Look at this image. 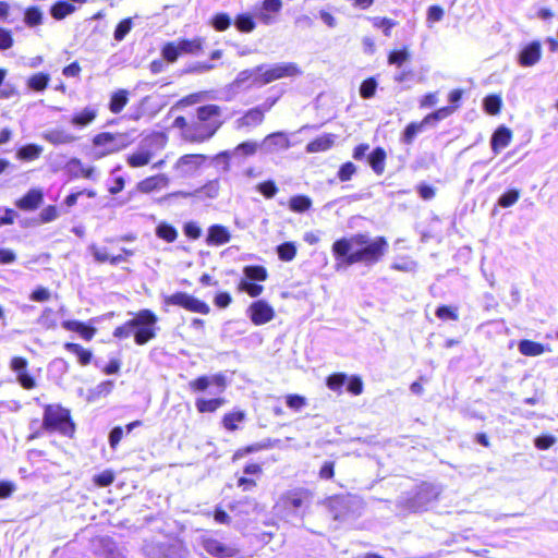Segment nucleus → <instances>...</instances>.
<instances>
[{
  "label": "nucleus",
  "mask_w": 558,
  "mask_h": 558,
  "mask_svg": "<svg viewBox=\"0 0 558 558\" xmlns=\"http://www.w3.org/2000/svg\"><path fill=\"white\" fill-rule=\"evenodd\" d=\"M388 246L386 238L372 239L368 233H355L337 239L331 245L335 269L345 270L359 263L373 266L383 258Z\"/></svg>",
  "instance_id": "f257e3e1"
},
{
  "label": "nucleus",
  "mask_w": 558,
  "mask_h": 558,
  "mask_svg": "<svg viewBox=\"0 0 558 558\" xmlns=\"http://www.w3.org/2000/svg\"><path fill=\"white\" fill-rule=\"evenodd\" d=\"M158 316L148 308L138 311L133 318L114 328V338L123 340L131 336L137 345H144L157 337Z\"/></svg>",
  "instance_id": "f03ea898"
},
{
  "label": "nucleus",
  "mask_w": 558,
  "mask_h": 558,
  "mask_svg": "<svg viewBox=\"0 0 558 558\" xmlns=\"http://www.w3.org/2000/svg\"><path fill=\"white\" fill-rule=\"evenodd\" d=\"M221 112L222 109L218 105L199 106L193 119V128L189 132L192 142H205L213 137L223 123Z\"/></svg>",
  "instance_id": "7ed1b4c3"
},
{
  "label": "nucleus",
  "mask_w": 558,
  "mask_h": 558,
  "mask_svg": "<svg viewBox=\"0 0 558 558\" xmlns=\"http://www.w3.org/2000/svg\"><path fill=\"white\" fill-rule=\"evenodd\" d=\"M441 492V486L423 482L411 492L401 494L397 499V507L410 512L426 511L438 500Z\"/></svg>",
  "instance_id": "20e7f679"
},
{
  "label": "nucleus",
  "mask_w": 558,
  "mask_h": 558,
  "mask_svg": "<svg viewBox=\"0 0 558 558\" xmlns=\"http://www.w3.org/2000/svg\"><path fill=\"white\" fill-rule=\"evenodd\" d=\"M40 426L48 432H57L66 437H72L75 433L70 410L59 403L44 404Z\"/></svg>",
  "instance_id": "39448f33"
},
{
  "label": "nucleus",
  "mask_w": 558,
  "mask_h": 558,
  "mask_svg": "<svg viewBox=\"0 0 558 558\" xmlns=\"http://www.w3.org/2000/svg\"><path fill=\"white\" fill-rule=\"evenodd\" d=\"M167 144V137L161 132H154L145 136L134 151L128 155L126 162L131 168L148 165L157 153Z\"/></svg>",
  "instance_id": "423d86ee"
},
{
  "label": "nucleus",
  "mask_w": 558,
  "mask_h": 558,
  "mask_svg": "<svg viewBox=\"0 0 558 558\" xmlns=\"http://www.w3.org/2000/svg\"><path fill=\"white\" fill-rule=\"evenodd\" d=\"M93 145L96 148H102L94 153L95 158H101L106 155L117 153L128 145L125 134H113L110 132H101L93 137Z\"/></svg>",
  "instance_id": "0eeeda50"
},
{
  "label": "nucleus",
  "mask_w": 558,
  "mask_h": 558,
  "mask_svg": "<svg viewBox=\"0 0 558 558\" xmlns=\"http://www.w3.org/2000/svg\"><path fill=\"white\" fill-rule=\"evenodd\" d=\"M313 495L310 490L296 488L284 493L278 502V507H282L290 513H303L312 504Z\"/></svg>",
  "instance_id": "6e6552de"
},
{
  "label": "nucleus",
  "mask_w": 558,
  "mask_h": 558,
  "mask_svg": "<svg viewBox=\"0 0 558 558\" xmlns=\"http://www.w3.org/2000/svg\"><path fill=\"white\" fill-rule=\"evenodd\" d=\"M299 74H301V70L294 62H280L271 64L269 66L264 65V69L260 71L259 76L257 78V83L264 86L274 81L283 77L296 76Z\"/></svg>",
  "instance_id": "1a4fd4ad"
},
{
  "label": "nucleus",
  "mask_w": 558,
  "mask_h": 558,
  "mask_svg": "<svg viewBox=\"0 0 558 558\" xmlns=\"http://www.w3.org/2000/svg\"><path fill=\"white\" fill-rule=\"evenodd\" d=\"M143 554L146 558H183V548L177 542H145Z\"/></svg>",
  "instance_id": "9d476101"
},
{
  "label": "nucleus",
  "mask_w": 558,
  "mask_h": 558,
  "mask_svg": "<svg viewBox=\"0 0 558 558\" xmlns=\"http://www.w3.org/2000/svg\"><path fill=\"white\" fill-rule=\"evenodd\" d=\"M167 305H177L192 313L208 314L210 308L207 303L186 292H175L165 298Z\"/></svg>",
  "instance_id": "9b49d317"
},
{
  "label": "nucleus",
  "mask_w": 558,
  "mask_h": 558,
  "mask_svg": "<svg viewBox=\"0 0 558 558\" xmlns=\"http://www.w3.org/2000/svg\"><path fill=\"white\" fill-rule=\"evenodd\" d=\"M291 147V142L286 132L278 131L267 135L260 143L264 154H276Z\"/></svg>",
  "instance_id": "f8f14e48"
},
{
  "label": "nucleus",
  "mask_w": 558,
  "mask_h": 558,
  "mask_svg": "<svg viewBox=\"0 0 558 558\" xmlns=\"http://www.w3.org/2000/svg\"><path fill=\"white\" fill-rule=\"evenodd\" d=\"M247 313L250 319L256 326L270 322L275 316L272 306L265 300H257L253 302L250 305Z\"/></svg>",
  "instance_id": "ddd939ff"
},
{
  "label": "nucleus",
  "mask_w": 558,
  "mask_h": 558,
  "mask_svg": "<svg viewBox=\"0 0 558 558\" xmlns=\"http://www.w3.org/2000/svg\"><path fill=\"white\" fill-rule=\"evenodd\" d=\"M207 159V156L202 154H187L180 157L175 163V170L180 172L181 177H190Z\"/></svg>",
  "instance_id": "4468645a"
},
{
  "label": "nucleus",
  "mask_w": 558,
  "mask_h": 558,
  "mask_svg": "<svg viewBox=\"0 0 558 558\" xmlns=\"http://www.w3.org/2000/svg\"><path fill=\"white\" fill-rule=\"evenodd\" d=\"M209 386H216L218 392H222L227 387L226 376L221 373L213 376L203 375L190 381V388L196 392L205 391Z\"/></svg>",
  "instance_id": "2eb2a0df"
},
{
  "label": "nucleus",
  "mask_w": 558,
  "mask_h": 558,
  "mask_svg": "<svg viewBox=\"0 0 558 558\" xmlns=\"http://www.w3.org/2000/svg\"><path fill=\"white\" fill-rule=\"evenodd\" d=\"M264 69V64L257 65L254 69H247L241 71L234 81L231 83L233 89L260 87L262 84L257 83L260 71Z\"/></svg>",
  "instance_id": "dca6fc26"
},
{
  "label": "nucleus",
  "mask_w": 558,
  "mask_h": 558,
  "mask_svg": "<svg viewBox=\"0 0 558 558\" xmlns=\"http://www.w3.org/2000/svg\"><path fill=\"white\" fill-rule=\"evenodd\" d=\"M202 545L206 553L216 558H232L238 554L235 548L228 546L213 537H204Z\"/></svg>",
  "instance_id": "f3484780"
},
{
  "label": "nucleus",
  "mask_w": 558,
  "mask_h": 558,
  "mask_svg": "<svg viewBox=\"0 0 558 558\" xmlns=\"http://www.w3.org/2000/svg\"><path fill=\"white\" fill-rule=\"evenodd\" d=\"M353 498L337 496L330 499L329 509L335 520H345L352 512Z\"/></svg>",
  "instance_id": "a211bd4d"
},
{
  "label": "nucleus",
  "mask_w": 558,
  "mask_h": 558,
  "mask_svg": "<svg viewBox=\"0 0 558 558\" xmlns=\"http://www.w3.org/2000/svg\"><path fill=\"white\" fill-rule=\"evenodd\" d=\"M542 57V46L537 40H533L525 45L518 57V62L521 66H532L536 64Z\"/></svg>",
  "instance_id": "6ab92c4d"
},
{
  "label": "nucleus",
  "mask_w": 558,
  "mask_h": 558,
  "mask_svg": "<svg viewBox=\"0 0 558 558\" xmlns=\"http://www.w3.org/2000/svg\"><path fill=\"white\" fill-rule=\"evenodd\" d=\"M231 233L229 229L222 225L215 223L207 229L206 244L208 246H221L229 243Z\"/></svg>",
  "instance_id": "aec40b11"
},
{
  "label": "nucleus",
  "mask_w": 558,
  "mask_h": 558,
  "mask_svg": "<svg viewBox=\"0 0 558 558\" xmlns=\"http://www.w3.org/2000/svg\"><path fill=\"white\" fill-rule=\"evenodd\" d=\"M43 202V191L40 189H31L24 196L15 201V206L24 211H33L39 208Z\"/></svg>",
  "instance_id": "412c9836"
},
{
  "label": "nucleus",
  "mask_w": 558,
  "mask_h": 558,
  "mask_svg": "<svg viewBox=\"0 0 558 558\" xmlns=\"http://www.w3.org/2000/svg\"><path fill=\"white\" fill-rule=\"evenodd\" d=\"M98 116V109L95 106H86L83 109L75 111L70 123L75 129H84L92 124Z\"/></svg>",
  "instance_id": "4be33fe9"
},
{
  "label": "nucleus",
  "mask_w": 558,
  "mask_h": 558,
  "mask_svg": "<svg viewBox=\"0 0 558 558\" xmlns=\"http://www.w3.org/2000/svg\"><path fill=\"white\" fill-rule=\"evenodd\" d=\"M264 117L265 110L260 107H254L235 121V128L238 130L255 128L262 124Z\"/></svg>",
  "instance_id": "5701e85b"
},
{
  "label": "nucleus",
  "mask_w": 558,
  "mask_h": 558,
  "mask_svg": "<svg viewBox=\"0 0 558 558\" xmlns=\"http://www.w3.org/2000/svg\"><path fill=\"white\" fill-rule=\"evenodd\" d=\"M41 137L54 146L71 144L76 141V136L62 129L46 130L41 133Z\"/></svg>",
  "instance_id": "b1692460"
},
{
  "label": "nucleus",
  "mask_w": 558,
  "mask_h": 558,
  "mask_svg": "<svg viewBox=\"0 0 558 558\" xmlns=\"http://www.w3.org/2000/svg\"><path fill=\"white\" fill-rule=\"evenodd\" d=\"M512 133L505 125L498 126L490 137V147L495 154L507 147L511 142Z\"/></svg>",
  "instance_id": "393cba45"
},
{
  "label": "nucleus",
  "mask_w": 558,
  "mask_h": 558,
  "mask_svg": "<svg viewBox=\"0 0 558 558\" xmlns=\"http://www.w3.org/2000/svg\"><path fill=\"white\" fill-rule=\"evenodd\" d=\"M62 327L65 330L77 332L84 340L89 341L96 333V328L81 320H63Z\"/></svg>",
  "instance_id": "a878e982"
},
{
  "label": "nucleus",
  "mask_w": 558,
  "mask_h": 558,
  "mask_svg": "<svg viewBox=\"0 0 558 558\" xmlns=\"http://www.w3.org/2000/svg\"><path fill=\"white\" fill-rule=\"evenodd\" d=\"M168 184L169 178L166 174H156L140 181L136 187L142 193H150L167 187Z\"/></svg>",
  "instance_id": "bb28decb"
},
{
  "label": "nucleus",
  "mask_w": 558,
  "mask_h": 558,
  "mask_svg": "<svg viewBox=\"0 0 558 558\" xmlns=\"http://www.w3.org/2000/svg\"><path fill=\"white\" fill-rule=\"evenodd\" d=\"M333 143H335V135L324 134L322 136L316 137L313 141H311L306 145L305 150L308 154L326 151L333 146Z\"/></svg>",
  "instance_id": "cd10ccee"
},
{
  "label": "nucleus",
  "mask_w": 558,
  "mask_h": 558,
  "mask_svg": "<svg viewBox=\"0 0 558 558\" xmlns=\"http://www.w3.org/2000/svg\"><path fill=\"white\" fill-rule=\"evenodd\" d=\"M44 148L38 144H25L16 149L15 157L21 161H33L40 157Z\"/></svg>",
  "instance_id": "c85d7f7f"
},
{
  "label": "nucleus",
  "mask_w": 558,
  "mask_h": 558,
  "mask_svg": "<svg viewBox=\"0 0 558 558\" xmlns=\"http://www.w3.org/2000/svg\"><path fill=\"white\" fill-rule=\"evenodd\" d=\"M129 102V92L126 89H118L110 96L108 109L111 113L118 114Z\"/></svg>",
  "instance_id": "c756f323"
},
{
  "label": "nucleus",
  "mask_w": 558,
  "mask_h": 558,
  "mask_svg": "<svg viewBox=\"0 0 558 558\" xmlns=\"http://www.w3.org/2000/svg\"><path fill=\"white\" fill-rule=\"evenodd\" d=\"M386 151L383 147L374 148L367 156V162L376 174H381L385 170Z\"/></svg>",
  "instance_id": "7c9ffc66"
},
{
  "label": "nucleus",
  "mask_w": 558,
  "mask_h": 558,
  "mask_svg": "<svg viewBox=\"0 0 558 558\" xmlns=\"http://www.w3.org/2000/svg\"><path fill=\"white\" fill-rule=\"evenodd\" d=\"M64 349L68 352L76 355L78 363L83 366L88 365L92 362L93 352L88 349L83 348L78 343L66 342L64 343Z\"/></svg>",
  "instance_id": "2f4dec72"
},
{
  "label": "nucleus",
  "mask_w": 558,
  "mask_h": 558,
  "mask_svg": "<svg viewBox=\"0 0 558 558\" xmlns=\"http://www.w3.org/2000/svg\"><path fill=\"white\" fill-rule=\"evenodd\" d=\"M427 124L424 123V120L420 122H411L403 130L400 141L405 145H411L415 137L423 132L424 128Z\"/></svg>",
  "instance_id": "473e14b6"
},
{
  "label": "nucleus",
  "mask_w": 558,
  "mask_h": 558,
  "mask_svg": "<svg viewBox=\"0 0 558 558\" xmlns=\"http://www.w3.org/2000/svg\"><path fill=\"white\" fill-rule=\"evenodd\" d=\"M518 350L525 356H538L545 352V347L539 342L523 339L519 341Z\"/></svg>",
  "instance_id": "72a5a7b5"
},
{
  "label": "nucleus",
  "mask_w": 558,
  "mask_h": 558,
  "mask_svg": "<svg viewBox=\"0 0 558 558\" xmlns=\"http://www.w3.org/2000/svg\"><path fill=\"white\" fill-rule=\"evenodd\" d=\"M204 41L202 37H194L192 39L181 38L178 40V44L181 53L196 54L203 49Z\"/></svg>",
  "instance_id": "f704fd0d"
},
{
  "label": "nucleus",
  "mask_w": 558,
  "mask_h": 558,
  "mask_svg": "<svg viewBox=\"0 0 558 558\" xmlns=\"http://www.w3.org/2000/svg\"><path fill=\"white\" fill-rule=\"evenodd\" d=\"M313 205L311 197L304 194H298L289 199V209L296 214L307 211Z\"/></svg>",
  "instance_id": "c9c22d12"
},
{
  "label": "nucleus",
  "mask_w": 558,
  "mask_h": 558,
  "mask_svg": "<svg viewBox=\"0 0 558 558\" xmlns=\"http://www.w3.org/2000/svg\"><path fill=\"white\" fill-rule=\"evenodd\" d=\"M244 279L251 282H262L267 279V269L260 265H248L243 269Z\"/></svg>",
  "instance_id": "e433bc0d"
},
{
  "label": "nucleus",
  "mask_w": 558,
  "mask_h": 558,
  "mask_svg": "<svg viewBox=\"0 0 558 558\" xmlns=\"http://www.w3.org/2000/svg\"><path fill=\"white\" fill-rule=\"evenodd\" d=\"M155 233L158 239H161L167 243H172L178 238V230L166 221H161L157 225Z\"/></svg>",
  "instance_id": "4c0bfd02"
},
{
  "label": "nucleus",
  "mask_w": 558,
  "mask_h": 558,
  "mask_svg": "<svg viewBox=\"0 0 558 558\" xmlns=\"http://www.w3.org/2000/svg\"><path fill=\"white\" fill-rule=\"evenodd\" d=\"M244 420L245 412L242 410H234L223 415L222 425L227 430L233 432L239 428V424H241Z\"/></svg>",
  "instance_id": "58836bf2"
},
{
  "label": "nucleus",
  "mask_w": 558,
  "mask_h": 558,
  "mask_svg": "<svg viewBox=\"0 0 558 558\" xmlns=\"http://www.w3.org/2000/svg\"><path fill=\"white\" fill-rule=\"evenodd\" d=\"M225 402L226 400L223 398H197L195 401V407L199 413H211L219 409Z\"/></svg>",
  "instance_id": "ea45409f"
},
{
  "label": "nucleus",
  "mask_w": 558,
  "mask_h": 558,
  "mask_svg": "<svg viewBox=\"0 0 558 558\" xmlns=\"http://www.w3.org/2000/svg\"><path fill=\"white\" fill-rule=\"evenodd\" d=\"M75 11V7L65 1L59 0L50 8V14L54 20H63Z\"/></svg>",
  "instance_id": "a19ab883"
},
{
  "label": "nucleus",
  "mask_w": 558,
  "mask_h": 558,
  "mask_svg": "<svg viewBox=\"0 0 558 558\" xmlns=\"http://www.w3.org/2000/svg\"><path fill=\"white\" fill-rule=\"evenodd\" d=\"M50 82V75L45 72L36 73L28 77L27 87L34 92H44Z\"/></svg>",
  "instance_id": "79ce46f5"
},
{
  "label": "nucleus",
  "mask_w": 558,
  "mask_h": 558,
  "mask_svg": "<svg viewBox=\"0 0 558 558\" xmlns=\"http://www.w3.org/2000/svg\"><path fill=\"white\" fill-rule=\"evenodd\" d=\"M298 247L292 241H287L276 247V253L281 262H291L296 256Z\"/></svg>",
  "instance_id": "37998d69"
},
{
  "label": "nucleus",
  "mask_w": 558,
  "mask_h": 558,
  "mask_svg": "<svg viewBox=\"0 0 558 558\" xmlns=\"http://www.w3.org/2000/svg\"><path fill=\"white\" fill-rule=\"evenodd\" d=\"M234 26L239 32L251 33L255 29L256 23L250 13H241L235 16Z\"/></svg>",
  "instance_id": "c03bdc74"
},
{
  "label": "nucleus",
  "mask_w": 558,
  "mask_h": 558,
  "mask_svg": "<svg viewBox=\"0 0 558 558\" xmlns=\"http://www.w3.org/2000/svg\"><path fill=\"white\" fill-rule=\"evenodd\" d=\"M209 24L215 31L225 32L231 26L232 17L226 12H218L211 16Z\"/></svg>",
  "instance_id": "a18cd8bd"
},
{
  "label": "nucleus",
  "mask_w": 558,
  "mask_h": 558,
  "mask_svg": "<svg viewBox=\"0 0 558 558\" xmlns=\"http://www.w3.org/2000/svg\"><path fill=\"white\" fill-rule=\"evenodd\" d=\"M181 54L182 53L181 50L179 49L178 40L165 44L161 49V56L163 60L170 63L175 62Z\"/></svg>",
  "instance_id": "49530a36"
},
{
  "label": "nucleus",
  "mask_w": 558,
  "mask_h": 558,
  "mask_svg": "<svg viewBox=\"0 0 558 558\" xmlns=\"http://www.w3.org/2000/svg\"><path fill=\"white\" fill-rule=\"evenodd\" d=\"M260 149V144L253 141H246L240 143L236 147H234L231 151L233 156L242 155V156H253L257 149Z\"/></svg>",
  "instance_id": "de8ad7c7"
},
{
  "label": "nucleus",
  "mask_w": 558,
  "mask_h": 558,
  "mask_svg": "<svg viewBox=\"0 0 558 558\" xmlns=\"http://www.w3.org/2000/svg\"><path fill=\"white\" fill-rule=\"evenodd\" d=\"M519 198L520 191L518 189H510L499 196L497 205L502 208H509L514 205Z\"/></svg>",
  "instance_id": "09e8293b"
},
{
  "label": "nucleus",
  "mask_w": 558,
  "mask_h": 558,
  "mask_svg": "<svg viewBox=\"0 0 558 558\" xmlns=\"http://www.w3.org/2000/svg\"><path fill=\"white\" fill-rule=\"evenodd\" d=\"M234 157L231 150H223L213 157L211 161L215 167L219 168L222 172L230 170V159Z\"/></svg>",
  "instance_id": "8fccbe9b"
},
{
  "label": "nucleus",
  "mask_w": 558,
  "mask_h": 558,
  "mask_svg": "<svg viewBox=\"0 0 558 558\" xmlns=\"http://www.w3.org/2000/svg\"><path fill=\"white\" fill-rule=\"evenodd\" d=\"M501 98L498 95H488L483 100L484 110L488 114H497L501 109Z\"/></svg>",
  "instance_id": "3c124183"
},
{
  "label": "nucleus",
  "mask_w": 558,
  "mask_h": 558,
  "mask_svg": "<svg viewBox=\"0 0 558 558\" xmlns=\"http://www.w3.org/2000/svg\"><path fill=\"white\" fill-rule=\"evenodd\" d=\"M24 22L29 27H34L41 24L43 12L37 7L28 8L24 13Z\"/></svg>",
  "instance_id": "603ef678"
},
{
  "label": "nucleus",
  "mask_w": 558,
  "mask_h": 558,
  "mask_svg": "<svg viewBox=\"0 0 558 558\" xmlns=\"http://www.w3.org/2000/svg\"><path fill=\"white\" fill-rule=\"evenodd\" d=\"M435 315L437 318L441 320H458L459 314L458 308L452 307L450 305H439L436 311Z\"/></svg>",
  "instance_id": "864d4df0"
},
{
  "label": "nucleus",
  "mask_w": 558,
  "mask_h": 558,
  "mask_svg": "<svg viewBox=\"0 0 558 558\" xmlns=\"http://www.w3.org/2000/svg\"><path fill=\"white\" fill-rule=\"evenodd\" d=\"M133 22L131 17L123 19L118 23L113 32V38L117 41H122L125 36L131 32Z\"/></svg>",
  "instance_id": "5fc2aeb1"
},
{
  "label": "nucleus",
  "mask_w": 558,
  "mask_h": 558,
  "mask_svg": "<svg viewBox=\"0 0 558 558\" xmlns=\"http://www.w3.org/2000/svg\"><path fill=\"white\" fill-rule=\"evenodd\" d=\"M348 376L344 373H335L327 377L326 385L332 391H339L347 383Z\"/></svg>",
  "instance_id": "6e6d98bb"
},
{
  "label": "nucleus",
  "mask_w": 558,
  "mask_h": 558,
  "mask_svg": "<svg viewBox=\"0 0 558 558\" xmlns=\"http://www.w3.org/2000/svg\"><path fill=\"white\" fill-rule=\"evenodd\" d=\"M377 81L374 77L364 80L360 86V95L363 99H371L375 96Z\"/></svg>",
  "instance_id": "4d7b16f0"
},
{
  "label": "nucleus",
  "mask_w": 558,
  "mask_h": 558,
  "mask_svg": "<svg viewBox=\"0 0 558 558\" xmlns=\"http://www.w3.org/2000/svg\"><path fill=\"white\" fill-rule=\"evenodd\" d=\"M37 323L46 329H52L57 326L54 312L50 307H45L37 319Z\"/></svg>",
  "instance_id": "13d9d810"
},
{
  "label": "nucleus",
  "mask_w": 558,
  "mask_h": 558,
  "mask_svg": "<svg viewBox=\"0 0 558 558\" xmlns=\"http://www.w3.org/2000/svg\"><path fill=\"white\" fill-rule=\"evenodd\" d=\"M257 192H259L265 198L270 199L278 193V187L274 180H267L256 185Z\"/></svg>",
  "instance_id": "bf43d9fd"
},
{
  "label": "nucleus",
  "mask_w": 558,
  "mask_h": 558,
  "mask_svg": "<svg viewBox=\"0 0 558 558\" xmlns=\"http://www.w3.org/2000/svg\"><path fill=\"white\" fill-rule=\"evenodd\" d=\"M356 166L352 161H347L342 163L337 172V178L341 182H347L352 179V177L356 173Z\"/></svg>",
  "instance_id": "052dcab7"
},
{
  "label": "nucleus",
  "mask_w": 558,
  "mask_h": 558,
  "mask_svg": "<svg viewBox=\"0 0 558 558\" xmlns=\"http://www.w3.org/2000/svg\"><path fill=\"white\" fill-rule=\"evenodd\" d=\"M345 385L347 391L353 396H359L363 392V380L357 375H352L351 377H348Z\"/></svg>",
  "instance_id": "680f3d73"
},
{
  "label": "nucleus",
  "mask_w": 558,
  "mask_h": 558,
  "mask_svg": "<svg viewBox=\"0 0 558 558\" xmlns=\"http://www.w3.org/2000/svg\"><path fill=\"white\" fill-rule=\"evenodd\" d=\"M409 58L410 53L405 48L392 50L388 56V62L389 64L401 66Z\"/></svg>",
  "instance_id": "e2e57ef3"
},
{
  "label": "nucleus",
  "mask_w": 558,
  "mask_h": 558,
  "mask_svg": "<svg viewBox=\"0 0 558 558\" xmlns=\"http://www.w3.org/2000/svg\"><path fill=\"white\" fill-rule=\"evenodd\" d=\"M286 404L291 410L299 412L301 411L302 408L306 405V399L305 397L296 393L288 395L286 397Z\"/></svg>",
  "instance_id": "0e129e2a"
},
{
  "label": "nucleus",
  "mask_w": 558,
  "mask_h": 558,
  "mask_svg": "<svg viewBox=\"0 0 558 558\" xmlns=\"http://www.w3.org/2000/svg\"><path fill=\"white\" fill-rule=\"evenodd\" d=\"M28 362L25 357L14 356L10 362V369L15 373L16 378L27 372Z\"/></svg>",
  "instance_id": "69168bd1"
},
{
  "label": "nucleus",
  "mask_w": 558,
  "mask_h": 558,
  "mask_svg": "<svg viewBox=\"0 0 558 558\" xmlns=\"http://www.w3.org/2000/svg\"><path fill=\"white\" fill-rule=\"evenodd\" d=\"M452 109L449 107H442L440 109H437L436 111L427 114L423 120L424 123L430 124L434 122H438L440 120L446 119L449 114H451Z\"/></svg>",
  "instance_id": "338daca9"
},
{
  "label": "nucleus",
  "mask_w": 558,
  "mask_h": 558,
  "mask_svg": "<svg viewBox=\"0 0 558 558\" xmlns=\"http://www.w3.org/2000/svg\"><path fill=\"white\" fill-rule=\"evenodd\" d=\"M88 251L97 263H109V259L111 258L106 247H99L96 244H90L88 246Z\"/></svg>",
  "instance_id": "774afa93"
}]
</instances>
